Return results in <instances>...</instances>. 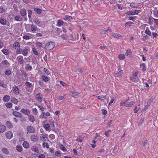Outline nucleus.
I'll use <instances>...</instances> for the list:
<instances>
[{"label":"nucleus","instance_id":"f257e3e1","mask_svg":"<svg viewBox=\"0 0 158 158\" xmlns=\"http://www.w3.org/2000/svg\"><path fill=\"white\" fill-rule=\"evenodd\" d=\"M43 124V127L47 131L50 132L51 130L54 131L55 129V126L53 120L50 121L48 123H45L44 122Z\"/></svg>","mask_w":158,"mask_h":158},{"label":"nucleus","instance_id":"f03ea898","mask_svg":"<svg viewBox=\"0 0 158 158\" xmlns=\"http://www.w3.org/2000/svg\"><path fill=\"white\" fill-rule=\"evenodd\" d=\"M26 30L27 31H30L34 33L37 32H39L40 29L37 27L35 25L33 24H28L25 26Z\"/></svg>","mask_w":158,"mask_h":158},{"label":"nucleus","instance_id":"7ed1b4c3","mask_svg":"<svg viewBox=\"0 0 158 158\" xmlns=\"http://www.w3.org/2000/svg\"><path fill=\"white\" fill-rule=\"evenodd\" d=\"M55 43L53 42H50L47 43L45 48L47 50H50L52 49L55 46Z\"/></svg>","mask_w":158,"mask_h":158},{"label":"nucleus","instance_id":"20e7f679","mask_svg":"<svg viewBox=\"0 0 158 158\" xmlns=\"http://www.w3.org/2000/svg\"><path fill=\"white\" fill-rule=\"evenodd\" d=\"M139 73L138 71H136L133 74V76L131 78V79L132 81L134 82H137L138 81L139 78L137 75Z\"/></svg>","mask_w":158,"mask_h":158},{"label":"nucleus","instance_id":"39448f33","mask_svg":"<svg viewBox=\"0 0 158 158\" xmlns=\"http://www.w3.org/2000/svg\"><path fill=\"white\" fill-rule=\"evenodd\" d=\"M25 85L27 87L26 89V90L30 93H31L32 90V89H29V88H31L32 86V84L28 81H26L25 83Z\"/></svg>","mask_w":158,"mask_h":158},{"label":"nucleus","instance_id":"423d86ee","mask_svg":"<svg viewBox=\"0 0 158 158\" xmlns=\"http://www.w3.org/2000/svg\"><path fill=\"white\" fill-rule=\"evenodd\" d=\"M27 133H34L35 131V130L34 127L32 126H29L27 127Z\"/></svg>","mask_w":158,"mask_h":158},{"label":"nucleus","instance_id":"0eeeda50","mask_svg":"<svg viewBox=\"0 0 158 158\" xmlns=\"http://www.w3.org/2000/svg\"><path fill=\"white\" fill-rule=\"evenodd\" d=\"M18 62L21 65H23V63L24 62L23 59V57L22 56H18L16 59Z\"/></svg>","mask_w":158,"mask_h":158},{"label":"nucleus","instance_id":"6e6552de","mask_svg":"<svg viewBox=\"0 0 158 158\" xmlns=\"http://www.w3.org/2000/svg\"><path fill=\"white\" fill-rule=\"evenodd\" d=\"M1 64L4 67L7 68L9 67L10 64L6 60H3L1 63Z\"/></svg>","mask_w":158,"mask_h":158},{"label":"nucleus","instance_id":"1a4fd4ad","mask_svg":"<svg viewBox=\"0 0 158 158\" xmlns=\"http://www.w3.org/2000/svg\"><path fill=\"white\" fill-rule=\"evenodd\" d=\"M50 115V114L48 112H42L40 115V117L42 118L46 119Z\"/></svg>","mask_w":158,"mask_h":158},{"label":"nucleus","instance_id":"9d476101","mask_svg":"<svg viewBox=\"0 0 158 158\" xmlns=\"http://www.w3.org/2000/svg\"><path fill=\"white\" fill-rule=\"evenodd\" d=\"M5 135L7 139H10L13 137V134L11 131H9L6 133Z\"/></svg>","mask_w":158,"mask_h":158},{"label":"nucleus","instance_id":"9b49d317","mask_svg":"<svg viewBox=\"0 0 158 158\" xmlns=\"http://www.w3.org/2000/svg\"><path fill=\"white\" fill-rule=\"evenodd\" d=\"M20 14L23 17H25L27 15V13L26 10L25 8H23L20 10Z\"/></svg>","mask_w":158,"mask_h":158},{"label":"nucleus","instance_id":"f8f14e48","mask_svg":"<svg viewBox=\"0 0 158 158\" xmlns=\"http://www.w3.org/2000/svg\"><path fill=\"white\" fill-rule=\"evenodd\" d=\"M154 99V96L152 97L149 99V100H148V102H147V104L145 106V107L144 109H146V108H148V106L150 105L151 104L153 101Z\"/></svg>","mask_w":158,"mask_h":158},{"label":"nucleus","instance_id":"ddd939ff","mask_svg":"<svg viewBox=\"0 0 158 158\" xmlns=\"http://www.w3.org/2000/svg\"><path fill=\"white\" fill-rule=\"evenodd\" d=\"M31 140L35 142H36L38 141V137L37 135L34 134L32 135L31 137Z\"/></svg>","mask_w":158,"mask_h":158},{"label":"nucleus","instance_id":"4468645a","mask_svg":"<svg viewBox=\"0 0 158 158\" xmlns=\"http://www.w3.org/2000/svg\"><path fill=\"white\" fill-rule=\"evenodd\" d=\"M13 89V92L16 95H18L20 94L19 89L17 86H14L12 87Z\"/></svg>","mask_w":158,"mask_h":158},{"label":"nucleus","instance_id":"2eb2a0df","mask_svg":"<svg viewBox=\"0 0 158 158\" xmlns=\"http://www.w3.org/2000/svg\"><path fill=\"white\" fill-rule=\"evenodd\" d=\"M118 73H114V75L115 77H120L123 73L120 69L118 68Z\"/></svg>","mask_w":158,"mask_h":158},{"label":"nucleus","instance_id":"dca6fc26","mask_svg":"<svg viewBox=\"0 0 158 158\" xmlns=\"http://www.w3.org/2000/svg\"><path fill=\"white\" fill-rule=\"evenodd\" d=\"M13 115L18 118H21L22 115L21 113L17 111H14L13 113Z\"/></svg>","mask_w":158,"mask_h":158},{"label":"nucleus","instance_id":"f3484780","mask_svg":"<svg viewBox=\"0 0 158 158\" xmlns=\"http://www.w3.org/2000/svg\"><path fill=\"white\" fill-rule=\"evenodd\" d=\"M128 100H126L124 101H122L120 103V105L121 106H123L125 107H127V102Z\"/></svg>","mask_w":158,"mask_h":158},{"label":"nucleus","instance_id":"a211bd4d","mask_svg":"<svg viewBox=\"0 0 158 158\" xmlns=\"http://www.w3.org/2000/svg\"><path fill=\"white\" fill-rule=\"evenodd\" d=\"M10 96L8 95H5L2 99L3 101L4 102H7L10 99Z\"/></svg>","mask_w":158,"mask_h":158},{"label":"nucleus","instance_id":"6ab92c4d","mask_svg":"<svg viewBox=\"0 0 158 158\" xmlns=\"http://www.w3.org/2000/svg\"><path fill=\"white\" fill-rule=\"evenodd\" d=\"M41 95H40V93L37 94L36 95V98L37 100L39 102H41L42 101V98L40 96Z\"/></svg>","mask_w":158,"mask_h":158},{"label":"nucleus","instance_id":"aec40b11","mask_svg":"<svg viewBox=\"0 0 158 158\" xmlns=\"http://www.w3.org/2000/svg\"><path fill=\"white\" fill-rule=\"evenodd\" d=\"M6 129V127L2 125H0V133L4 132Z\"/></svg>","mask_w":158,"mask_h":158},{"label":"nucleus","instance_id":"412c9836","mask_svg":"<svg viewBox=\"0 0 158 158\" xmlns=\"http://www.w3.org/2000/svg\"><path fill=\"white\" fill-rule=\"evenodd\" d=\"M6 125L7 127L9 128H12L13 127L12 124L9 121H7L6 122Z\"/></svg>","mask_w":158,"mask_h":158},{"label":"nucleus","instance_id":"4be33fe9","mask_svg":"<svg viewBox=\"0 0 158 158\" xmlns=\"http://www.w3.org/2000/svg\"><path fill=\"white\" fill-rule=\"evenodd\" d=\"M28 119L30 122L33 123H34L35 121V118L32 115H29L28 116Z\"/></svg>","mask_w":158,"mask_h":158},{"label":"nucleus","instance_id":"5701e85b","mask_svg":"<svg viewBox=\"0 0 158 158\" xmlns=\"http://www.w3.org/2000/svg\"><path fill=\"white\" fill-rule=\"evenodd\" d=\"M34 10L38 15L40 14L42 12V11L41 9L37 8H34Z\"/></svg>","mask_w":158,"mask_h":158},{"label":"nucleus","instance_id":"b1692460","mask_svg":"<svg viewBox=\"0 0 158 158\" xmlns=\"http://www.w3.org/2000/svg\"><path fill=\"white\" fill-rule=\"evenodd\" d=\"M131 51L130 49H128L126 51V52L125 53V55H126L128 57H130L131 55Z\"/></svg>","mask_w":158,"mask_h":158},{"label":"nucleus","instance_id":"393cba45","mask_svg":"<svg viewBox=\"0 0 158 158\" xmlns=\"http://www.w3.org/2000/svg\"><path fill=\"white\" fill-rule=\"evenodd\" d=\"M21 112L26 115H28L30 113L29 109H21Z\"/></svg>","mask_w":158,"mask_h":158},{"label":"nucleus","instance_id":"a878e982","mask_svg":"<svg viewBox=\"0 0 158 158\" xmlns=\"http://www.w3.org/2000/svg\"><path fill=\"white\" fill-rule=\"evenodd\" d=\"M14 19L16 21L20 22L22 20V18L20 16L17 15L15 17Z\"/></svg>","mask_w":158,"mask_h":158},{"label":"nucleus","instance_id":"bb28decb","mask_svg":"<svg viewBox=\"0 0 158 158\" xmlns=\"http://www.w3.org/2000/svg\"><path fill=\"white\" fill-rule=\"evenodd\" d=\"M23 146L24 148H27L29 147V144L27 141H24L23 144Z\"/></svg>","mask_w":158,"mask_h":158},{"label":"nucleus","instance_id":"cd10ccee","mask_svg":"<svg viewBox=\"0 0 158 158\" xmlns=\"http://www.w3.org/2000/svg\"><path fill=\"white\" fill-rule=\"evenodd\" d=\"M0 23L2 25H5L6 23V21L5 19L2 18L0 19Z\"/></svg>","mask_w":158,"mask_h":158},{"label":"nucleus","instance_id":"c85d7f7f","mask_svg":"<svg viewBox=\"0 0 158 158\" xmlns=\"http://www.w3.org/2000/svg\"><path fill=\"white\" fill-rule=\"evenodd\" d=\"M28 50L27 48L24 49L22 51V54L24 56H26L28 53Z\"/></svg>","mask_w":158,"mask_h":158},{"label":"nucleus","instance_id":"c756f323","mask_svg":"<svg viewBox=\"0 0 158 158\" xmlns=\"http://www.w3.org/2000/svg\"><path fill=\"white\" fill-rule=\"evenodd\" d=\"M41 78L45 82L48 81L49 80L48 77L44 75H43L42 76Z\"/></svg>","mask_w":158,"mask_h":158},{"label":"nucleus","instance_id":"7c9ffc66","mask_svg":"<svg viewBox=\"0 0 158 158\" xmlns=\"http://www.w3.org/2000/svg\"><path fill=\"white\" fill-rule=\"evenodd\" d=\"M35 45L36 47L41 48L43 47V44L42 43L40 42L37 41L35 43Z\"/></svg>","mask_w":158,"mask_h":158},{"label":"nucleus","instance_id":"2f4dec72","mask_svg":"<svg viewBox=\"0 0 158 158\" xmlns=\"http://www.w3.org/2000/svg\"><path fill=\"white\" fill-rule=\"evenodd\" d=\"M2 51L4 54L6 55H8L10 53L9 51L6 49H3Z\"/></svg>","mask_w":158,"mask_h":158},{"label":"nucleus","instance_id":"473e14b6","mask_svg":"<svg viewBox=\"0 0 158 158\" xmlns=\"http://www.w3.org/2000/svg\"><path fill=\"white\" fill-rule=\"evenodd\" d=\"M57 24L56 26H60L64 23V22L61 20H59L57 21Z\"/></svg>","mask_w":158,"mask_h":158},{"label":"nucleus","instance_id":"72a5a7b5","mask_svg":"<svg viewBox=\"0 0 158 158\" xmlns=\"http://www.w3.org/2000/svg\"><path fill=\"white\" fill-rule=\"evenodd\" d=\"M66 98V95L63 96H57V98L60 100H64Z\"/></svg>","mask_w":158,"mask_h":158},{"label":"nucleus","instance_id":"f704fd0d","mask_svg":"<svg viewBox=\"0 0 158 158\" xmlns=\"http://www.w3.org/2000/svg\"><path fill=\"white\" fill-rule=\"evenodd\" d=\"M2 151L5 154H8L9 153V151L7 148H3L2 150Z\"/></svg>","mask_w":158,"mask_h":158},{"label":"nucleus","instance_id":"c9c22d12","mask_svg":"<svg viewBox=\"0 0 158 158\" xmlns=\"http://www.w3.org/2000/svg\"><path fill=\"white\" fill-rule=\"evenodd\" d=\"M59 147H60V149L63 151L65 152L67 150L66 148L64 146L63 144H60L59 145Z\"/></svg>","mask_w":158,"mask_h":158},{"label":"nucleus","instance_id":"e433bc0d","mask_svg":"<svg viewBox=\"0 0 158 158\" xmlns=\"http://www.w3.org/2000/svg\"><path fill=\"white\" fill-rule=\"evenodd\" d=\"M34 23L38 25L40 23V19H37L36 18L34 19L33 20Z\"/></svg>","mask_w":158,"mask_h":158},{"label":"nucleus","instance_id":"4c0bfd02","mask_svg":"<svg viewBox=\"0 0 158 158\" xmlns=\"http://www.w3.org/2000/svg\"><path fill=\"white\" fill-rule=\"evenodd\" d=\"M32 68L31 66L29 64H27L26 65L25 68L26 69H27V70H31L32 69Z\"/></svg>","mask_w":158,"mask_h":158},{"label":"nucleus","instance_id":"58836bf2","mask_svg":"<svg viewBox=\"0 0 158 158\" xmlns=\"http://www.w3.org/2000/svg\"><path fill=\"white\" fill-rule=\"evenodd\" d=\"M28 17L29 19L30 20L31 18V15L32 13V11L31 10H28Z\"/></svg>","mask_w":158,"mask_h":158},{"label":"nucleus","instance_id":"ea45409f","mask_svg":"<svg viewBox=\"0 0 158 158\" xmlns=\"http://www.w3.org/2000/svg\"><path fill=\"white\" fill-rule=\"evenodd\" d=\"M5 7L3 6H0V14L2 13L5 11Z\"/></svg>","mask_w":158,"mask_h":158},{"label":"nucleus","instance_id":"a19ab883","mask_svg":"<svg viewBox=\"0 0 158 158\" xmlns=\"http://www.w3.org/2000/svg\"><path fill=\"white\" fill-rule=\"evenodd\" d=\"M119 59L120 60H122L124 59L125 58V56L123 54H121L118 55Z\"/></svg>","mask_w":158,"mask_h":158},{"label":"nucleus","instance_id":"79ce46f5","mask_svg":"<svg viewBox=\"0 0 158 158\" xmlns=\"http://www.w3.org/2000/svg\"><path fill=\"white\" fill-rule=\"evenodd\" d=\"M16 150L19 152H21L23 150V148L21 146H17L16 147Z\"/></svg>","mask_w":158,"mask_h":158},{"label":"nucleus","instance_id":"37998d69","mask_svg":"<svg viewBox=\"0 0 158 158\" xmlns=\"http://www.w3.org/2000/svg\"><path fill=\"white\" fill-rule=\"evenodd\" d=\"M154 15L156 18L158 17V10L156 9H155L154 10Z\"/></svg>","mask_w":158,"mask_h":158},{"label":"nucleus","instance_id":"c03bdc74","mask_svg":"<svg viewBox=\"0 0 158 158\" xmlns=\"http://www.w3.org/2000/svg\"><path fill=\"white\" fill-rule=\"evenodd\" d=\"M15 49H17V47L19 48L20 47V44L18 42H15L13 45Z\"/></svg>","mask_w":158,"mask_h":158},{"label":"nucleus","instance_id":"a18cd8bd","mask_svg":"<svg viewBox=\"0 0 158 158\" xmlns=\"http://www.w3.org/2000/svg\"><path fill=\"white\" fill-rule=\"evenodd\" d=\"M12 104L11 102H7L6 104V106L8 108H10L12 107Z\"/></svg>","mask_w":158,"mask_h":158},{"label":"nucleus","instance_id":"49530a36","mask_svg":"<svg viewBox=\"0 0 158 158\" xmlns=\"http://www.w3.org/2000/svg\"><path fill=\"white\" fill-rule=\"evenodd\" d=\"M145 33L147 34L148 35L151 36V33L149 30L148 29V28L147 27L145 31Z\"/></svg>","mask_w":158,"mask_h":158},{"label":"nucleus","instance_id":"de8ad7c7","mask_svg":"<svg viewBox=\"0 0 158 158\" xmlns=\"http://www.w3.org/2000/svg\"><path fill=\"white\" fill-rule=\"evenodd\" d=\"M5 74L7 75H10L11 73V71L9 69L6 70L4 72Z\"/></svg>","mask_w":158,"mask_h":158},{"label":"nucleus","instance_id":"09e8293b","mask_svg":"<svg viewBox=\"0 0 158 158\" xmlns=\"http://www.w3.org/2000/svg\"><path fill=\"white\" fill-rule=\"evenodd\" d=\"M42 146L43 148H48L49 147L48 144L45 142H44L42 144Z\"/></svg>","mask_w":158,"mask_h":158},{"label":"nucleus","instance_id":"8fccbe9b","mask_svg":"<svg viewBox=\"0 0 158 158\" xmlns=\"http://www.w3.org/2000/svg\"><path fill=\"white\" fill-rule=\"evenodd\" d=\"M31 150L32 151L36 152H38L39 151V150L38 148H37L35 147H33L31 148Z\"/></svg>","mask_w":158,"mask_h":158},{"label":"nucleus","instance_id":"3c124183","mask_svg":"<svg viewBox=\"0 0 158 158\" xmlns=\"http://www.w3.org/2000/svg\"><path fill=\"white\" fill-rule=\"evenodd\" d=\"M32 51L36 55H39V52L37 51V50H36L35 48H32Z\"/></svg>","mask_w":158,"mask_h":158},{"label":"nucleus","instance_id":"603ef678","mask_svg":"<svg viewBox=\"0 0 158 158\" xmlns=\"http://www.w3.org/2000/svg\"><path fill=\"white\" fill-rule=\"evenodd\" d=\"M93 144H91L90 145H91L92 148H95L96 146V141L94 140H93V142H92Z\"/></svg>","mask_w":158,"mask_h":158},{"label":"nucleus","instance_id":"864d4df0","mask_svg":"<svg viewBox=\"0 0 158 158\" xmlns=\"http://www.w3.org/2000/svg\"><path fill=\"white\" fill-rule=\"evenodd\" d=\"M21 75L23 78H25L27 76L26 73L24 71L21 72Z\"/></svg>","mask_w":158,"mask_h":158},{"label":"nucleus","instance_id":"5fc2aeb1","mask_svg":"<svg viewBox=\"0 0 158 158\" xmlns=\"http://www.w3.org/2000/svg\"><path fill=\"white\" fill-rule=\"evenodd\" d=\"M72 93L73 94V97H74L75 98H76V96L78 95L79 94L78 92L76 91H73L72 92Z\"/></svg>","mask_w":158,"mask_h":158},{"label":"nucleus","instance_id":"6e6d98bb","mask_svg":"<svg viewBox=\"0 0 158 158\" xmlns=\"http://www.w3.org/2000/svg\"><path fill=\"white\" fill-rule=\"evenodd\" d=\"M11 102L15 104H17L18 102L17 100L15 98H12L11 99Z\"/></svg>","mask_w":158,"mask_h":158},{"label":"nucleus","instance_id":"4d7b16f0","mask_svg":"<svg viewBox=\"0 0 158 158\" xmlns=\"http://www.w3.org/2000/svg\"><path fill=\"white\" fill-rule=\"evenodd\" d=\"M55 155L58 157L61 156V153L60 151H57L55 152Z\"/></svg>","mask_w":158,"mask_h":158},{"label":"nucleus","instance_id":"13d9d810","mask_svg":"<svg viewBox=\"0 0 158 158\" xmlns=\"http://www.w3.org/2000/svg\"><path fill=\"white\" fill-rule=\"evenodd\" d=\"M135 103L134 102H127V107L131 106L133 105Z\"/></svg>","mask_w":158,"mask_h":158},{"label":"nucleus","instance_id":"bf43d9fd","mask_svg":"<svg viewBox=\"0 0 158 158\" xmlns=\"http://www.w3.org/2000/svg\"><path fill=\"white\" fill-rule=\"evenodd\" d=\"M113 36L114 37H115L117 38H119L120 37H121V35L118 34H116L115 33H114L113 34Z\"/></svg>","mask_w":158,"mask_h":158},{"label":"nucleus","instance_id":"052dcab7","mask_svg":"<svg viewBox=\"0 0 158 158\" xmlns=\"http://www.w3.org/2000/svg\"><path fill=\"white\" fill-rule=\"evenodd\" d=\"M66 19L69 21H71V20L73 19L72 17L69 15H66L65 16Z\"/></svg>","mask_w":158,"mask_h":158},{"label":"nucleus","instance_id":"680f3d73","mask_svg":"<svg viewBox=\"0 0 158 158\" xmlns=\"http://www.w3.org/2000/svg\"><path fill=\"white\" fill-rule=\"evenodd\" d=\"M110 31V30L108 28H105L103 29V30L102 31V32L103 33H105L109 32Z\"/></svg>","mask_w":158,"mask_h":158},{"label":"nucleus","instance_id":"e2e57ef3","mask_svg":"<svg viewBox=\"0 0 158 158\" xmlns=\"http://www.w3.org/2000/svg\"><path fill=\"white\" fill-rule=\"evenodd\" d=\"M106 96H98V98L100 99L104 100L106 99Z\"/></svg>","mask_w":158,"mask_h":158},{"label":"nucleus","instance_id":"0e129e2a","mask_svg":"<svg viewBox=\"0 0 158 158\" xmlns=\"http://www.w3.org/2000/svg\"><path fill=\"white\" fill-rule=\"evenodd\" d=\"M22 51V50L21 49H17L16 53L17 54H21Z\"/></svg>","mask_w":158,"mask_h":158},{"label":"nucleus","instance_id":"69168bd1","mask_svg":"<svg viewBox=\"0 0 158 158\" xmlns=\"http://www.w3.org/2000/svg\"><path fill=\"white\" fill-rule=\"evenodd\" d=\"M44 71L47 75H49L50 74L49 71L47 69L44 68Z\"/></svg>","mask_w":158,"mask_h":158},{"label":"nucleus","instance_id":"338daca9","mask_svg":"<svg viewBox=\"0 0 158 158\" xmlns=\"http://www.w3.org/2000/svg\"><path fill=\"white\" fill-rule=\"evenodd\" d=\"M133 24V22H127L125 23V26L126 27L127 26H129L131 25V24Z\"/></svg>","mask_w":158,"mask_h":158},{"label":"nucleus","instance_id":"774afa93","mask_svg":"<svg viewBox=\"0 0 158 158\" xmlns=\"http://www.w3.org/2000/svg\"><path fill=\"white\" fill-rule=\"evenodd\" d=\"M23 38L26 40H28L30 39V37L28 35H25L23 36Z\"/></svg>","mask_w":158,"mask_h":158}]
</instances>
